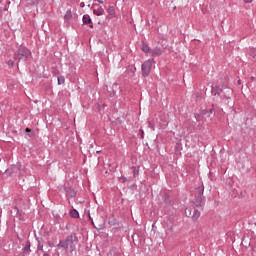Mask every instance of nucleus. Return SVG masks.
<instances>
[{"label":"nucleus","mask_w":256,"mask_h":256,"mask_svg":"<svg viewBox=\"0 0 256 256\" xmlns=\"http://www.w3.org/2000/svg\"><path fill=\"white\" fill-rule=\"evenodd\" d=\"M30 57H31V50L27 49L26 47H20L14 53L13 59L15 61H18V63H20V61L25 63V61H29Z\"/></svg>","instance_id":"nucleus-1"},{"label":"nucleus","mask_w":256,"mask_h":256,"mask_svg":"<svg viewBox=\"0 0 256 256\" xmlns=\"http://www.w3.org/2000/svg\"><path fill=\"white\" fill-rule=\"evenodd\" d=\"M78 238L76 233H72L65 240H60L58 247H62V249H75V243H77Z\"/></svg>","instance_id":"nucleus-2"},{"label":"nucleus","mask_w":256,"mask_h":256,"mask_svg":"<svg viewBox=\"0 0 256 256\" xmlns=\"http://www.w3.org/2000/svg\"><path fill=\"white\" fill-rule=\"evenodd\" d=\"M205 192V186L201 184L196 189V196L194 200V205L196 207H203L205 205V196H203V193Z\"/></svg>","instance_id":"nucleus-3"},{"label":"nucleus","mask_w":256,"mask_h":256,"mask_svg":"<svg viewBox=\"0 0 256 256\" xmlns=\"http://www.w3.org/2000/svg\"><path fill=\"white\" fill-rule=\"evenodd\" d=\"M225 89H229V86L225 82H221L220 84H217L216 86H212V94L214 96H221V93L225 91Z\"/></svg>","instance_id":"nucleus-4"},{"label":"nucleus","mask_w":256,"mask_h":256,"mask_svg":"<svg viewBox=\"0 0 256 256\" xmlns=\"http://www.w3.org/2000/svg\"><path fill=\"white\" fill-rule=\"evenodd\" d=\"M153 67V61L147 60L145 61L142 66V76L143 77H149V74L151 73V68Z\"/></svg>","instance_id":"nucleus-5"},{"label":"nucleus","mask_w":256,"mask_h":256,"mask_svg":"<svg viewBox=\"0 0 256 256\" xmlns=\"http://www.w3.org/2000/svg\"><path fill=\"white\" fill-rule=\"evenodd\" d=\"M83 25H89L90 29H93V20L89 14H84L82 17Z\"/></svg>","instance_id":"nucleus-6"},{"label":"nucleus","mask_w":256,"mask_h":256,"mask_svg":"<svg viewBox=\"0 0 256 256\" xmlns=\"http://www.w3.org/2000/svg\"><path fill=\"white\" fill-rule=\"evenodd\" d=\"M64 193L67 199H73L77 195V192L72 187H67Z\"/></svg>","instance_id":"nucleus-7"},{"label":"nucleus","mask_w":256,"mask_h":256,"mask_svg":"<svg viewBox=\"0 0 256 256\" xmlns=\"http://www.w3.org/2000/svg\"><path fill=\"white\" fill-rule=\"evenodd\" d=\"M231 95H233V90L232 89H228L221 96V99L227 101L226 103L229 105V100L231 99Z\"/></svg>","instance_id":"nucleus-8"},{"label":"nucleus","mask_w":256,"mask_h":256,"mask_svg":"<svg viewBox=\"0 0 256 256\" xmlns=\"http://www.w3.org/2000/svg\"><path fill=\"white\" fill-rule=\"evenodd\" d=\"M23 255H30L31 254V241H26L24 248L22 249Z\"/></svg>","instance_id":"nucleus-9"},{"label":"nucleus","mask_w":256,"mask_h":256,"mask_svg":"<svg viewBox=\"0 0 256 256\" xmlns=\"http://www.w3.org/2000/svg\"><path fill=\"white\" fill-rule=\"evenodd\" d=\"M93 14L97 17H101V15H105V9H103V6H100L99 8L93 10Z\"/></svg>","instance_id":"nucleus-10"},{"label":"nucleus","mask_w":256,"mask_h":256,"mask_svg":"<svg viewBox=\"0 0 256 256\" xmlns=\"http://www.w3.org/2000/svg\"><path fill=\"white\" fill-rule=\"evenodd\" d=\"M163 54V50H161V48H155L152 49L150 52V55H152V57H159V55Z\"/></svg>","instance_id":"nucleus-11"},{"label":"nucleus","mask_w":256,"mask_h":256,"mask_svg":"<svg viewBox=\"0 0 256 256\" xmlns=\"http://www.w3.org/2000/svg\"><path fill=\"white\" fill-rule=\"evenodd\" d=\"M135 71H137V69L133 66H128L126 68V73L129 75V77H135Z\"/></svg>","instance_id":"nucleus-12"},{"label":"nucleus","mask_w":256,"mask_h":256,"mask_svg":"<svg viewBox=\"0 0 256 256\" xmlns=\"http://www.w3.org/2000/svg\"><path fill=\"white\" fill-rule=\"evenodd\" d=\"M199 217H201V211H199V210L193 208V210H192V219H193L194 221H197V219H198Z\"/></svg>","instance_id":"nucleus-13"},{"label":"nucleus","mask_w":256,"mask_h":256,"mask_svg":"<svg viewBox=\"0 0 256 256\" xmlns=\"http://www.w3.org/2000/svg\"><path fill=\"white\" fill-rule=\"evenodd\" d=\"M142 51H143L144 53H147V54L151 55L152 49H151V47H149V45H147L145 42H142Z\"/></svg>","instance_id":"nucleus-14"},{"label":"nucleus","mask_w":256,"mask_h":256,"mask_svg":"<svg viewBox=\"0 0 256 256\" xmlns=\"http://www.w3.org/2000/svg\"><path fill=\"white\" fill-rule=\"evenodd\" d=\"M70 217H72V219H79V211L72 209L70 211Z\"/></svg>","instance_id":"nucleus-15"},{"label":"nucleus","mask_w":256,"mask_h":256,"mask_svg":"<svg viewBox=\"0 0 256 256\" xmlns=\"http://www.w3.org/2000/svg\"><path fill=\"white\" fill-rule=\"evenodd\" d=\"M36 241L38 243L37 245V251H43V239H40L39 237L36 238Z\"/></svg>","instance_id":"nucleus-16"},{"label":"nucleus","mask_w":256,"mask_h":256,"mask_svg":"<svg viewBox=\"0 0 256 256\" xmlns=\"http://www.w3.org/2000/svg\"><path fill=\"white\" fill-rule=\"evenodd\" d=\"M185 215L186 217H193V208H186Z\"/></svg>","instance_id":"nucleus-17"},{"label":"nucleus","mask_w":256,"mask_h":256,"mask_svg":"<svg viewBox=\"0 0 256 256\" xmlns=\"http://www.w3.org/2000/svg\"><path fill=\"white\" fill-rule=\"evenodd\" d=\"M131 169L133 171V177H137V175H139V167L132 166Z\"/></svg>","instance_id":"nucleus-18"},{"label":"nucleus","mask_w":256,"mask_h":256,"mask_svg":"<svg viewBox=\"0 0 256 256\" xmlns=\"http://www.w3.org/2000/svg\"><path fill=\"white\" fill-rule=\"evenodd\" d=\"M25 131L28 137H33V135H35V132H33V130H31L30 128H26Z\"/></svg>","instance_id":"nucleus-19"},{"label":"nucleus","mask_w":256,"mask_h":256,"mask_svg":"<svg viewBox=\"0 0 256 256\" xmlns=\"http://www.w3.org/2000/svg\"><path fill=\"white\" fill-rule=\"evenodd\" d=\"M108 256H119V254H117V249H111Z\"/></svg>","instance_id":"nucleus-20"},{"label":"nucleus","mask_w":256,"mask_h":256,"mask_svg":"<svg viewBox=\"0 0 256 256\" xmlns=\"http://www.w3.org/2000/svg\"><path fill=\"white\" fill-rule=\"evenodd\" d=\"M108 13H109V15H112V17H113L115 15V7L110 6L108 8Z\"/></svg>","instance_id":"nucleus-21"},{"label":"nucleus","mask_w":256,"mask_h":256,"mask_svg":"<svg viewBox=\"0 0 256 256\" xmlns=\"http://www.w3.org/2000/svg\"><path fill=\"white\" fill-rule=\"evenodd\" d=\"M63 84H65V77L59 76L58 77V85H63Z\"/></svg>","instance_id":"nucleus-22"},{"label":"nucleus","mask_w":256,"mask_h":256,"mask_svg":"<svg viewBox=\"0 0 256 256\" xmlns=\"http://www.w3.org/2000/svg\"><path fill=\"white\" fill-rule=\"evenodd\" d=\"M71 17H73V14H71V10L67 11L64 18L65 19H71Z\"/></svg>","instance_id":"nucleus-23"},{"label":"nucleus","mask_w":256,"mask_h":256,"mask_svg":"<svg viewBox=\"0 0 256 256\" xmlns=\"http://www.w3.org/2000/svg\"><path fill=\"white\" fill-rule=\"evenodd\" d=\"M66 189H67L66 186H63V185L58 186V191H60L61 193H65Z\"/></svg>","instance_id":"nucleus-24"},{"label":"nucleus","mask_w":256,"mask_h":256,"mask_svg":"<svg viewBox=\"0 0 256 256\" xmlns=\"http://www.w3.org/2000/svg\"><path fill=\"white\" fill-rule=\"evenodd\" d=\"M7 65H9V67H13V65H15V62H13V60H9L7 62Z\"/></svg>","instance_id":"nucleus-25"},{"label":"nucleus","mask_w":256,"mask_h":256,"mask_svg":"<svg viewBox=\"0 0 256 256\" xmlns=\"http://www.w3.org/2000/svg\"><path fill=\"white\" fill-rule=\"evenodd\" d=\"M120 181H122V183H125L127 181V177L121 176L120 177Z\"/></svg>","instance_id":"nucleus-26"},{"label":"nucleus","mask_w":256,"mask_h":256,"mask_svg":"<svg viewBox=\"0 0 256 256\" xmlns=\"http://www.w3.org/2000/svg\"><path fill=\"white\" fill-rule=\"evenodd\" d=\"M148 127H150V129H152L153 131H155V126H154V125H152V123H151V122H149Z\"/></svg>","instance_id":"nucleus-27"},{"label":"nucleus","mask_w":256,"mask_h":256,"mask_svg":"<svg viewBox=\"0 0 256 256\" xmlns=\"http://www.w3.org/2000/svg\"><path fill=\"white\" fill-rule=\"evenodd\" d=\"M250 55H251L252 57H255V55H256V50H251Z\"/></svg>","instance_id":"nucleus-28"},{"label":"nucleus","mask_w":256,"mask_h":256,"mask_svg":"<svg viewBox=\"0 0 256 256\" xmlns=\"http://www.w3.org/2000/svg\"><path fill=\"white\" fill-rule=\"evenodd\" d=\"M244 3H253L254 0H243Z\"/></svg>","instance_id":"nucleus-29"},{"label":"nucleus","mask_w":256,"mask_h":256,"mask_svg":"<svg viewBox=\"0 0 256 256\" xmlns=\"http://www.w3.org/2000/svg\"><path fill=\"white\" fill-rule=\"evenodd\" d=\"M89 219L90 221H92V225H95V223L93 222V218H91V214H89Z\"/></svg>","instance_id":"nucleus-30"},{"label":"nucleus","mask_w":256,"mask_h":256,"mask_svg":"<svg viewBox=\"0 0 256 256\" xmlns=\"http://www.w3.org/2000/svg\"><path fill=\"white\" fill-rule=\"evenodd\" d=\"M97 1L98 3H100L101 5H103V0H94Z\"/></svg>","instance_id":"nucleus-31"},{"label":"nucleus","mask_w":256,"mask_h":256,"mask_svg":"<svg viewBox=\"0 0 256 256\" xmlns=\"http://www.w3.org/2000/svg\"><path fill=\"white\" fill-rule=\"evenodd\" d=\"M80 7H82V8L85 7V2H81Z\"/></svg>","instance_id":"nucleus-32"},{"label":"nucleus","mask_w":256,"mask_h":256,"mask_svg":"<svg viewBox=\"0 0 256 256\" xmlns=\"http://www.w3.org/2000/svg\"><path fill=\"white\" fill-rule=\"evenodd\" d=\"M238 85H241V79L238 80Z\"/></svg>","instance_id":"nucleus-33"},{"label":"nucleus","mask_w":256,"mask_h":256,"mask_svg":"<svg viewBox=\"0 0 256 256\" xmlns=\"http://www.w3.org/2000/svg\"><path fill=\"white\" fill-rule=\"evenodd\" d=\"M43 256H50L48 253H44Z\"/></svg>","instance_id":"nucleus-34"},{"label":"nucleus","mask_w":256,"mask_h":256,"mask_svg":"<svg viewBox=\"0 0 256 256\" xmlns=\"http://www.w3.org/2000/svg\"><path fill=\"white\" fill-rule=\"evenodd\" d=\"M254 79H255L254 77L251 78L252 81H253Z\"/></svg>","instance_id":"nucleus-35"},{"label":"nucleus","mask_w":256,"mask_h":256,"mask_svg":"<svg viewBox=\"0 0 256 256\" xmlns=\"http://www.w3.org/2000/svg\"><path fill=\"white\" fill-rule=\"evenodd\" d=\"M210 113H213V110H210Z\"/></svg>","instance_id":"nucleus-36"},{"label":"nucleus","mask_w":256,"mask_h":256,"mask_svg":"<svg viewBox=\"0 0 256 256\" xmlns=\"http://www.w3.org/2000/svg\"><path fill=\"white\" fill-rule=\"evenodd\" d=\"M255 225H256V223H255Z\"/></svg>","instance_id":"nucleus-37"}]
</instances>
